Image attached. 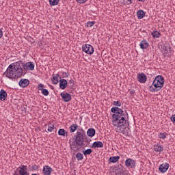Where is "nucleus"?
Returning a JSON list of instances; mask_svg holds the SVG:
<instances>
[{
  "label": "nucleus",
  "instance_id": "44",
  "mask_svg": "<svg viewBox=\"0 0 175 175\" xmlns=\"http://www.w3.org/2000/svg\"><path fill=\"white\" fill-rule=\"evenodd\" d=\"M2 36H3V31H2L1 29H0V39L1 38H2Z\"/></svg>",
  "mask_w": 175,
  "mask_h": 175
},
{
  "label": "nucleus",
  "instance_id": "28",
  "mask_svg": "<svg viewBox=\"0 0 175 175\" xmlns=\"http://www.w3.org/2000/svg\"><path fill=\"white\" fill-rule=\"evenodd\" d=\"M59 3V0H49V5L51 6H57Z\"/></svg>",
  "mask_w": 175,
  "mask_h": 175
},
{
  "label": "nucleus",
  "instance_id": "23",
  "mask_svg": "<svg viewBox=\"0 0 175 175\" xmlns=\"http://www.w3.org/2000/svg\"><path fill=\"white\" fill-rule=\"evenodd\" d=\"M118 161H120L119 156L111 157L109 158V162L111 163H116V162H118Z\"/></svg>",
  "mask_w": 175,
  "mask_h": 175
},
{
  "label": "nucleus",
  "instance_id": "34",
  "mask_svg": "<svg viewBox=\"0 0 175 175\" xmlns=\"http://www.w3.org/2000/svg\"><path fill=\"white\" fill-rule=\"evenodd\" d=\"M42 95H44V96H49V92L47 89H43L42 90Z\"/></svg>",
  "mask_w": 175,
  "mask_h": 175
},
{
  "label": "nucleus",
  "instance_id": "27",
  "mask_svg": "<svg viewBox=\"0 0 175 175\" xmlns=\"http://www.w3.org/2000/svg\"><path fill=\"white\" fill-rule=\"evenodd\" d=\"M77 124H73L70 126V133H73V132H76V130L77 129Z\"/></svg>",
  "mask_w": 175,
  "mask_h": 175
},
{
  "label": "nucleus",
  "instance_id": "24",
  "mask_svg": "<svg viewBox=\"0 0 175 175\" xmlns=\"http://www.w3.org/2000/svg\"><path fill=\"white\" fill-rule=\"evenodd\" d=\"M58 135L59 136H68V132L64 129H60L58 131Z\"/></svg>",
  "mask_w": 175,
  "mask_h": 175
},
{
  "label": "nucleus",
  "instance_id": "4",
  "mask_svg": "<svg viewBox=\"0 0 175 175\" xmlns=\"http://www.w3.org/2000/svg\"><path fill=\"white\" fill-rule=\"evenodd\" d=\"M12 65V69L15 72L16 77H21L25 75V70L23 69V61H18L15 63L11 64Z\"/></svg>",
  "mask_w": 175,
  "mask_h": 175
},
{
  "label": "nucleus",
  "instance_id": "33",
  "mask_svg": "<svg viewBox=\"0 0 175 175\" xmlns=\"http://www.w3.org/2000/svg\"><path fill=\"white\" fill-rule=\"evenodd\" d=\"M54 129V124L50 123L48 125V131L49 132H53V130Z\"/></svg>",
  "mask_w": 175,
  "mask_h": 175
},
{
  "label": "nucleus",
  "instance_id": "26",
  "mask_svg": "<svg viewBox=\"0 0 175 175\" xmlns=\"http://www.w3.org/2000/svg\"><path fill=\"white\" fill-rule=\"evenodd\" d=\"M154 150L156 152H162V151H163V148L162 146L154 145Z\"/></svg>",
  "mask_w": 175,
  "mask_h": 175
},
{
  "label": "nucleus",
  "instance_id": "32",
  "mask_svg": "<svg viewBox=\"0 0 175 175\" xmlns=\"http://www.w3.org/2000/svg\"><path fill=\"white\" fill-rule=\"evenodd\" d=\"M94 25H95V21H88L85 24V27H87V28H91V27H94Z\"/></svg>",
  "mask_w": 175,
  "mask_h": 175
},
{
  "label": "nucleus",
  "instance_id": "25",
  "mask_svg": "<svg viewBox=\"0 0 175 175\" xmlns=\"http://www.w3.org/2000/svg\"><path fill=\"white\" fill-rule=\"evenodd\" d=\"M59 77H59V75H58V74L53 75V79H52L53 84H57L59 82V81H58Z\"/></svg>",
  "mask_w": 175,
  "mask_h": 175
},
{
  "label": "nucleus",
  "instance_id": "39",
  "mask_svg": "<svg viewBox=\"0 0 175 175\" xmlns=\"http://www.w3.org/2000/svg\"><path fill=\"white\" fill-rule=\"evenodd\" d=\"M68 84L70 85V86L73 87L75 85V81L73 79H70L68 81Z\"/></svg>",
  "mask_w": 175,
  "mask_h": 175
},
{
  "label": "nucleus",
  "instance_id": "19",
  "mask_svg": "<svg viewBox=\"0 0 175 175\" xmlns=\"http://www.w3.org/2000/svg\"><path fill=\"white\" fill-rule=\"evenodd\" d=\"M94 148H103V143L100 141H97L92 144Z\"/></svg>",
  "mask_w": 175,
  "mask_h": 175
},
{
  "label": "nucleus",
  "instance_id": "3",
  "mask_svg": "<svg viewBox=\"0 0 175 175\" xmlns=\"http://www.w3.org/2000/svg\"><path fill=\"white\" fill-rule=\"evenodd\" d=\"M163 85H165V78L162 75H158L153 80L152 85L149 87V91L150 92H158L163 88Z\"/></svg>",
  "mask_w": 175,
  "mask_h": 175
},
{
  "label": "nucleus",
  "instance_id": "10",
  "mask_svg": "<svg viewBox=\"0 0 175 175\" xmlns=\"http://www.w3.org/2000/svg\"><path fill=\"white\" fill-rule=\"evenodd\" d=\"M60 96L62 98L64 102H70V100H72V95L69 93L62 92Z\"/></svg>",
  "mask_w": 175,
  "mask_h": 175
},
{
  "label": "nucleus",
  "instance_id": "9",
  "mask_svg": "<svg viewBox=\"0 0 175 175\" xmlns=\"http://www.w3.org/2000/svg\"><path fill=\"white\" fill-rule=\"evenodd\" d=\"M137 79L139 83H141V84H144L146 81H147V76L143 72L137 74Z\"/></svg>",
  "mask_w": 175,
  "mask_h": 175
},
{
  "label": "nucleus",
  "instance_id": "47",
  "mask_svg": "<svg viewBox=\"0 0 175 175\" xmlns=\"http://www.w3.org/2000/svg\"><path fill=\"white\" fill-rule=\"evenodd\" d=\"M139 2H144L146 0H138Z\"/></svg>",
  "mask_w": 175,
  "mask_h": 175
},
{
  "label": "nucleus",
  "instance_id": "38",
  "mask_svg": "<svg viewBox=\"0 0 175 175\" xmlns=\"http://www.w3.org/2000/svg\"><path fill=\"white\" fill-rule=\"evenodd\" d=\"M62 76L64 78L66 79V78L69 77V72H62Z\"/></svg>",
  "mask_w": 175,
  "mask_h": 175
},
{
  "label": "nucleus",
  "instance_id": "35",
  "mask_svg": "<svg viewBox=\"0 0 175 175\" xmlns=\"http://www.w3.org/2000/svg\"><path fill=\"white\" fill-rule=\"evenodd\" d=\"M159 137L160 139H166V134H165V133H160L159 134Z\"/></svg>",
  "mask_w": 175,
  "mask_h": 175
},
{
  "label": "nucleus",
  "instance_id": "31",
  "mask_svg": "<svg viewBox=\"0 0 175 175\" xmlns=\"http://www.w3.org/2000/svg\"><path fill=\"white\" fill-rule=\"evenodd\" d=\"M152 36H153V38H160L161 32L158 31H154L153 32H152Z\"/></svg>",
  "mask_w": 175,
  "mask_h": 175
},
{
  "label": "nucleus",
  "instance_id": "13",
  "mask_svg": "<svg viewBox=\"0 0 175 175\" xmlns=\"http://www.w3.org/2000/svg\"><path fill=\"white\" fill-rule=\"evenodd\" d=\"M52 172H53V168H51L50 166L45 165L43 167L42 173L44 175H50L51 174Z\"/></svg>",
  "mask_w": 175,
  "mask_h": 175
},
{
  "label": "nucleus",
  "instance_id": "30",
  "mask_svg": "<svg viewBox=\"0 0 175 175\" xmlns=\"http://www.w3.org/2000/svg\"><path fill=\"white\" fill-rule=\"evenodd\" d=\"M76 158H77V161H83V159H84V156L81 152H78L76 154Z\"/></svg>",
  "mask_w": 175,
  "mask_h": 175
},
{
  "label": "nucleus",
  "instance_id": "29",
  "mask_svg": "<svg viewBox=\"0 0 175 175\" xmlns=\"http://www.w3.org/2000/svg\"><path fill=\"white\" fill-rule=\"evenodd\" d=\"M82 152L83 154H85V156L91 155V154H92V149L88 148L85 150H83Z\"/></svg>",
  "mask_w": 175,
  "mask_h": 175
},
{
  "label": "nucleus",
  "instance_id": "41",
  "mask_svg": "<svg viewBox=\"0 0 175 175\" xmlns=\"http://www.w3.org/2000/svg\"><path fill=\"white\" fill-rule=\"evenodd\" d=\"M78 3H85L87 0H76Z\"/></svg>",
  "mask_w": 175,
  "mask_h": 175
},
{
  "label": "nucleus",
  "instance_id": "20",
  "mask_svg": "<svg viewBox=\"0 0 175 175\" xmlns=\"http://www.w3.org/2000/svg\"><path fill=\"white\" fill-rule=\"evenodd\" d=\"M145 16L146 13L144 12V11L142 10L137 11V17L138 18V20H142V18H143V17H144Z\"/></svg>",
  "mask_w": 175,
  "mask_h": 175
},
{
  "label": "nucleus",
  "instance_id": "17",
  "mask_svg": "<svg viewBox=\"0 0 175 175\" xmlns=\"http://www.w3.org/2000/svg\"><path fill=\"white\" fill-rule=\"evenodd\" d=\"M139 46L142 49V50H146V49H148V46H150V44H148V42H147V40H144L142 41H141Z\"/></svg>",
  "mask_w": 175,
  "mask_h": 175
},
{
  "label": "nucleus",
  "instance_id": "21",
  "mask_svg": "<svg viewBox=\"0 0 175 175\" xmlns=\"http://www.w3.org/2000/svg\"><path fill=\"white\" fill-rule=\"evenodd\" d=\"M163 53L164 55H170V54H172V52L170 51V47L164 46L163 49Z\"/></svg>",
  "mask_w": 175,
  "mask_h": 175
},
{
  "label": "nucleus",
  "instance_id": "14",
  "mask_svg": "<svg viewBox=\"0 0 175 175\" xmlns=\"http://www.w3.org/2000/svg\"><path fill=\"white\" fill-rule=\"evenodd\" d=\"M167 169H169V163H167L160 165L159 167V170L161 173H165V172H167Z\"/></svg>",
  "mask_w": 175,
  "mask_h": 175
},
{
  "label": "nucleus",
  "instance_id": "6",
  "mask_svg": "<svg viewBox=\"0 0 175 175\" xmlns=\"http://www.w3.org/2000/svg\"><path fill=\"white\" fill-rule=\"evenodd\" d=\"M82 51L85 53L86 54H89L91 55L92 54H94V46L91 44H83L82 46Z\"/></svg>",
  "mask_w": 175,
  "mask_h": 175
},
{
  "label": "nucleus",
  "instance_id": "37",
  "mask_svg": "<svg viewBox=\"0 0 175 175\" xmlns=\"http://www.w3.org/2000/svg\"><path fill=\"white\" fill-rule=\"evenodd\" d=\"M44 87V85L40 83L38 85V89L39 90V91H42L44 89L43 88Z\"/></svg>",
  "mask_w": 175,
  "mask_h": 175
},
{
  "label": "nucleus",
  "instance_id": "43",
  "mask_svg": "<svg viewBox=\"0 0 175 175\" xmlns=\"http://www.w3.org/2000/svg\"><path fill=\"white\" fill-rule=\"evenodd\" d=\"M85 142H86V143H88V144H90V143L91 142V139L85 137Z\"/></svg>",
  "mask_w": 175,
  "mask_h": 175
},
{
  "label": "nucleus",
  "instance_id": "40",
  "mask_svg": "<svg viewBox=\"0 0 175 175\" xmlns=\"http://www.w3.org/2000/svg\"><path fill=\"white\" fill-rule=\"evenodd\" d=\"M31 169H32V170H38V169H39V166L34 164L32 165Z\"/></svg>",
  "mask_w": 175,
  "mask_h": 175
},
{
  "label": "nucleus",
  "instance_id": "8",
  "mask_svg": "<svg viewBox=\"0 0 175 175\" xmlns=\"http://www.w3.org/2000/svg\"><path fill=\"white\" fill-rule=\"evenodd\" d=\"M23 68L25 70H33L35 69V64L31 62L25 64L23 62Z\"/></svg>",
  "mask_w": 175,
  "mask_h": 175
},
{
  "label": "nucleus",
  "instance_id": "16",
  "mask_svg": "<svg viewBox=\"0 0 175 175\" xmlns=\"http://www.w3.org/2000/svg\"><path fill=\"white\" fill-rule=\"evenodd\" d=\"M66 87H68V81H66V79H60L59 88L61 90H65Z\"/></svg>",
  "mask_w": 175,
  "mask_h": 175
},
{
  "label": "nucleus",
  "instance_id": "46",
  "mask_svg": "<svg viewBox=\"0 0 175 175\" xmlns=\"http://www.w3.org/2000/svg\"><path fill=\"white\" fill-rule=\"evenodd\" d=\"M130 94H131V95H133V94H135V90H131Z\"/></svg>",
  "mask_w": 175,
  "mask_h": 175
},
{
  "label": "nucleus",
  "instance_id": "45",
  "mask_svg": "<svg viewBox=\"0 0 175 175\" xmlns=\"http://www.w3.org/2000/svg\"><path fill=\"white\" fill-rule=\"evenodd\" d=\"M126 3L131 5L132 3V0H127Z\"/></svg>",
  "mask_w": 175,
  "mask_h": 175
},
{
  "label": "nucleus",
  "instance_id": "22",
  "mask_svg": "<svg viewBox=\"0 0 175 175\" xmlns=\"http://www.w3.org/2000/svg\"><path fill=\"white\" fill-rule=\"evenodd\" d=\"M96 131L94 129H89L87 131V135L90 137H94L95 136Z\"/></svg>",
  "mask_w": 175,
  "mask_h": 175
},
{
  "label": "nucleus",
  "instance_id": "36",
  "mask_svg": "<svg viewBox=\"0 0 175 175\" xmlns=\"http://www.w3.org/2000/svg\"><path fill=\"white\" fill-rule=\"evenodd\" d=\"M113 106H118V107H120L121 106V102H120V100L113 101Z\"/></svg>",
  "mask_w": 175,
  "mask_h": 175
},
{
  "label": "nucleus",
  "instance_id": "7",
  "mask_svg": "<svg viewBox=\"0 0 175 175\" xmlns=\"http://www.w3.org/2000/svg\"><path fill=\"white\" fill-rule=\"evenodd\" d=\"M125 165L126 166V167L135 169V167H136V162L132 159H127L125 161Z\"/></svg>",
  "mask_w": 175,
  "mask_h": 175
},
{
  "label": "nucleus",
  "instance_id": "1",
  "mask_svg": "<svg viewBox=\"0 0 175 175\" xmlns=\"http://www.w3.org/2000/svg\"><path fill=\"white\" fill-rule=\"evenodd\" d=\"M111 111L114 113L112 116L113 126L117 128L125 126V124H126V118L128 113L118 107H113L111 109Z\"/></svg>",
  "mask_w": 175,
  "mask_h": 175
},
{
  "label": "nucleus",
  "instance_id": "2",
  "mask_svg": "<svg viewBox=\"0 0 175 175\" xmlns=\"http://www.w3.org/2000/svg\"><path fill=\"white\" fill-rule=\"evenodd\" d=\"M84 136H85V131L83 129H79L73 141L69 142L70 148L74 152H77L84 146Z\"/></svg>",
  "mask_w": 175,
  "mask_h": 175
},
{
  "label": "nucleus",
  "instance_id": "42",
  "mask_svg": "<svg viewBox=\"0 0 175 175\" xmlns=\"http://www.w3.org/2000/svg\"><path fill=\"white\" fill-rule=\"evenodd\" d=\"M171 121H172V122L175 124V114L172 116Z\"/></svg>",
  "mask_w": 175,
  "mask_h": 175
},
{
  "label": "nucleus",
  "instance_id": "5",
  "mask_svg": "<svg viewBox=\"0 0 175 175\" xmlns=\"http://www.w3.org/2000/svg\"><path fill=\"white\" fill-rule=\"evenodd\" d=\"M4 76H6L8 79H16L17 77V75H16V72L13 69V65L10 64L8 68H7L6 71L3 73Z\"/></svg>",
  "mask_w": 175,
  "mask_h": 175
},
{
  "label": "nucleus",
  "instance_id": "11",
  "mask_svg": "<svg viewBox=\"0 0 175 175\" xmlns=\"http://www.w3.org/2000/svg\"><path fill=\"white\" fill-rule=\"evenodd\" d=\"M18 169L19 170V175H29V173L27 171V165H21Z\"/></svg>",
  "mask_w": 175,
  "mask_h": 175
},
{
  "label": "nucleus",
  "instance_id": "18",
  "mask_svg": "<svg viewBox=\"0 0 175 175\" xmlns=\"http://www.w3.org/2000/svg\"><path fill=\"white\" fill-rule=\"evenodd\" d=\"M8 96V93H6V91L1 90L0 91V100L2 102L6 100V98Z\"/></svg>",
  "mask_w": 175,
  "mask_h": 175
},
{
  "label": "nucleus",
  "instance_id": "12",
  "mask_svg": "<svg viewBox=\"0 0 175 175\" xmlns=\"http://www.w3.org/2000/svg\"><path fill=\"white\" fill-rule=\"evenodd\" d=\"M18 84L22 88H25V87H28V85H29V80L27 79H22L20 80Z\"/></svg>",
  "mask_w": 175,
  "mask_h": 175
},
{
  "label": "nucleus",
  "instance_id": "15",
  "mask_svg": "<svg viewBox=\"0 0 175 175\" xmlns=\"http://www.w3.org/2000/svg\"><path fill=\"white\" fill-rule=\"evenodd\" d=\"M122 172H124V166L120 164L116 167L115 174L116 175H122Z\"/></svg>",
  "mask_w": 175,
  "mask_h": 175
}]
</instances>
